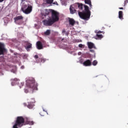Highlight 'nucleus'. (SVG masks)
Wrapping results in <instances>:
<instances>
[{
  "label": "nucleus",
  "mask_w": 128,
  "mask_h": 128,
  "mask_svg": "<svg viewBox=\"0 0 128 128\" xmlns=\"http://www.w3.org/2000/svg\"><path fill=\"white\" fill-rule=\"evenodd\" d=\"M78 14L82 20H88L90 18V8L86 5H84V10L82 12H78Z\"/></svg>",
  "instance_id": "1"
},
{
  "label": "nucleus",
  "mask_w": 128,
  "mask_h": 128,
  "mask_svg": "<svg viewBox=\"0 0 128 128\" xmlns=\"http://www.w3.org/2000/svg\"><path fill=\"white\" fill-rule=\"evenodd\" d=\"M26 86L34 90H38V83L36 82V80L34 78H29V79H28L26 80Z\"/></svg>",
  "instance_id": "2"
},
{
  "label": "nucleus",
  "mask_w": 128,
  "mask_h": 128,
  "mask_svg": "<svg viewBox=\"0 0 128 128\" xmlns=\"http://www.w3.org/2000/svg\"><path fill=\"white\" fill-rule=\"evenodd\" d=\"M22 10L26 14H30L32 10V6L30 4H24L22 7Z\"/></svg>",
  "instance_id": "3"
},
{
  "label": "nucleus",
  "mask_w": 128,
  "mask_h": 128,
  "mask_svg": "<svg viewBox=\"0 0 128 128\" xmlns=\"http://www.w3.org/2000/svg\"><path fill=\"white\" fill-rule=\"evenodd\" d=\"M52 11V20L54 22H58V20H60V18H58V16H60V14L58 12L54 10H51Z\"/></svg>",
  "instance_id": "4"
},
{
  "label": "nucleus",
  "mask_w": 128,
  "mask_h": 128,
  "mask_svg": "<svg viewBox=\"0 0 128 128\" xmlns=\"http://www.w3.org/2000/svg\"><path fill=\"white\" fill-rule=\"evenodd\" d=\"M14 22L16 24H24V17L22 16H19L14 18Z\"/></svg>",
  "instance_id": "5"
},
{
  "label": "nucleus",
  "mask_w": 128,
  "mask_h": 128,
  "mask_svg": "<svg viewBox=\"0 0 128 128\" xmlns=\"http://www.w3.org/2000/svg\"><path fill=\"white\" fill-rule=\"evenodd\" d=\"M44 26H52L54 24V22L52 18H49L48 20H44L42 22Z\"/></svg>",
  "instance_id": "6"
},
{
  "label": "nucleus",
  "mask_w": 128,
  "mask_h": 128,
  "mask_svg": "<svg viewBox=\"0 0 128 128\" xmlns=\"http://www.w3.org/2000/svg\"><path fill=\"white\" fill-rule=\"evenodd\" d=\"M30 102H28V104L27 106L28 108H34V98H31L30 100Z\"/></svg>",
  "instance_id": "7"
},
{
  "label": "nucleus",
  "mask_w": 128,
  "mask_h": 128,
  "mask_svg": "<svg viewBox=\"0 0 128 128\" xmlns=\"http://www.w3.org/2000/svg\"><path fill=\"white\" fill-rule=\"evenodd\" d=\"M6 52V48H4V44L0 42V56L4 54Z\"/></svg>",
  "instance_id": "8"
},
{
  "label": "nucleus",
  "mask_w": 128,
  "mask_h": 128,
  "mask_svg": "<svg viewBox=\"0 0 128 128\" xmlns=\"http://www.w3.org/2000/svg\"><path fill=\"white\" fill-rule=\"evenodd\" d=\"M76 6H74V5H70V14H76Z\"/></svg>",
  "instance_id": "9"
},
{
  "label": "nucleus",
  "mask_w": 128,
  "mask_h": 128,
  "mask_svg": "<svg viewBox=\"0 0 128 128\" xmlns=\"http://www.w3.org/2000/svg\"><path fill=\"white\" fill-rule=\"evenodd\" d=\"M74 6L78 8L79 10H82L84 8V4L82 3H76L75 4H74Z\"/></svg>",
  "instance_id": "10"
},
{
  "label": "nucleus",
  "mask_w": 128,
  "mask_h": 128,
  "mask_svg": "<svg viewBox=\"0 0 128 128\" xmlns=\"http://www.w3.org/2000/svg\"><path fill=\"white\" fill-rule=\"evenodd\" d=\"M84 66H92V61L90 60H87L83 62Z\"/></svg>",
  "instance_id": "11"
},
{
  "label": "nucleus",
  "mask_w": 128,
  "mask_h": 128,
  "mask_svg": "<svg viewBox=\"0 0 128 128\" xmlns=\"http://www.w3.org/2000/svg\"><path fill=\"white\" fill-rule=\"evenodd\" d=\"M68 22L70 26H74V24H76V20L72 18H68Z\"/></svg>",
  "instance_id": "12"
},
{
  "label": "nucleus",
  "mask_w": 128,
  "mask_h": 128,
  "mask_svg": "<svg viewBox=\"0 0 128 128\" xmlns=\"http://www.w3.org/2000/svg\"><path fill=\"white\" fill-rule=\"evenodd\" d=\"M36 46L38 50H42V48H43L42 44V42H40V41H38L36 42Z\"/></svg>",
  "instance_id": "13"
},
{
  "label": "nucleus",
  "mask_w": 128,
  "mask_h": 128,
  "mask_svg": "<svg viewBox=\"0 0 128 128\" xmlns=\"http://www.w3.org/2000/svg\"><path fill=\"white\" fill-rule=\"evenodd\" d=\"M88 48H90V50H92V48H96V46H94V44L92 42H88Z\"/></svg>",
  "instance_id": "14"
},
{
  "label": "nucleus",
  "mask_w": 128,
  "mask_h": 128,
  "mask_svg": "<svg viewBox=\"0 0 128 128\" xmlns=\"http://www.w3.org/2000/svg\"><path fill=\"white\" fill-rule=\"evenodd\" d=\"M32 44L27 42H26V46H25V48L26 50H28L29 48H32Z\"/></svg>",
  "instance_id": "15"
},
{
  "label": "nucleus",
  "mask_w": 128,
  "mask_h": 128,
  "mask_svg": "<svg viewBox=\"0 0 128 128\" xmlns=\"http://www.w3.org/2000/svg\"><path fill=\"white\" fill-rule=\"evenodd\" d=\"M118 18L120 20H124V14H122V11H119Z\"/></svg>",
  "instance_id": "16"
},
{
  "label": "nucleus",
  "mask_w": 128,
  "mask_h": 128,
  "mask_svg": "<svg viewBox=\"0 0 128 128\" xmlns=\"http://www.w3.org/2000/svg\"><path fill=\"white\" fill-rule=\"evenodd\" d=\"M86 4H88L90 8H92V1L90 0H84Z\"/></svg>",
  "instance_id": "17"
},
{
  "label": "nucleus",
  "mask_w": 128,
  "mask_h": 128,
  "mask_svg": "<svg viewBox=\"0 0 128 128\" xmlns=\"http://www.w3.org/2000/svg\"><path fill=\"white\" fill-rule=\"evenodd\" d=\"M52 10H48V9H46L44 16H48V14H50V12H52Z\"/></svg>",
  "instance_id": "18"
},
{
  "label": "nucleus",
  "mask_w": 128,
  "mask_h": 128,
  "mask_svg": "<svg viewBox=\"0 0 128 128\" xmlns=\"http://www.w3.org/2000/svg\"><path fill=\"white\" fill-rule=\"evenodd\" d=\"M44 34L45 36H50V30H46V32H44Z\"/></svg>",
  "instance_id": "19"
},
{
  "label": "nucleus",
  "mask_w": 128,
  "mask_h": 128,
  "mask_svg": "<svg viewBox=\"0 0 128 128\" xmlns=\"http://www.w3.org/2000/svg\"><path fill=\"white\" fill-rule=\"evenodd\" d=\"M34 58H36V62H37V63H38V62H40V59L38 58V55H35L34 56Z\"/></svg>",
  "instance_id": "20"
},
{
  "label": "nucleus",
  "mask_w": 128,
  "mask_h": 128,
  "mask_svg": "<svg viewBox=\"0 0 128 128\" xmlns=\"http://www.w3.org/2000/svg\"><path fill=\"white\" fill-rule=\"evenodd\" d=\"M39 60H40L41 62H45L46 61V59L44 58H39Z\"/></svg>",
  "instance_id": "21"
},
{
  "label": "nucleus",
  "mask_w": 128,
  "mask_h": 128,
  "mask_svg": "<svg viewBox=\"0 0 128 128\" xmlns=\"http://www.w3.org/2000/svg\"><path fill=\"white\" fill-rule=\"evenodd\" d=\"M46 4H51L52 2H54V0H46Z\"/></svg>",
  "instance_id": "22"
},
{
  "label": "nucleus",
  "mask_w": 128,
  "mask_h": 128,
  "mask_svg": "<svg viewBox=\"0 0 128 128\" xmlns=\"http://www.w3.org/2000/svg\"><path fill=\"white\" fill-rule=\"evenodd\" d=\"M92 66H96L98 64V61L96 60H94L92 62Z\"/></svg>",
  "instance_id": "23"
},
{
  "label": "nucleus",
  "mask_w": 128,
  "mask_h": 128,
  "mask_svg": "<svg viewBox=\"0 0 128 128\" xmlns=\"http://www.w3.org/2000/svg\"><path fill=\"white\" fill-rule=\"evenodd\" d=\"M96 36L97 38H104V36H102V34H96Z\"/></svg>",
  "instance_id": "24"
},
{
  "label": "nucleus",
  "mask_w": 128,
  "mask_h": 128,
  "mask_svg": "<svg viewBox=\"0 0 128 128\" xmlns=\"http://www.w3.org/2000/svg\"><path fill=\"white\" fill-rule=\"evenodd\" d=\"M28 124H30V126H32V124H34V122H32V121H29L28 122Z\"/></svg>",
  "instance_id": "25"
},
{
  "label": "nucleus",
  "mask_w": 128,
  "mask_h": 128,
  "mask_svg": "<svg viewBox=\"0 0 128 128\" xmlns=\"http://www.w3.org/2000/svg\"><path fill=\"white\" fill-rule=\"evenodd\" d=\"M128 0H125L124 6H125L128 4Z\"/></svg>",
  "instance_id": "26"
},
{
  "label": "nucleus",
  "mask_w": 128,
  "mask_h": 128,
  "mask_svg": "<svg viewBox=\"0 0 128 128\" xmlns=\"http://www.w3.org/2000/svg\"><path fill=\"white\" fill-rule=\"evenodd\" d=\"M79 48H82L84 47V45L82 44H79Z\"/></svg>",
  "instance_id": "27"
},
{
  "label": "nucleus",
  "mask_w": 128,
  "mask_h": 128,
  "mask_svg": "<svg viewBox=\"0 0 128 128\" xmlns=\"http://www.w3.org/2000/svg\"><path fill=\"white\" fill-rule=\"evenodd\" d=\"M12 80H14L15 82H18V80H18V79L16 78H14V79H13Z\"/></svg>",
  "instance_id": "28"
},
{
  "label": "nucleus",
  "mask_w": 128,
  "mask_h": 128,
  "mask_svg": "<svg viewBox=\"0 0 128 128\" xmlns=\"http://www.w3.org/2000/svg\"><path fill=\"white\" fill-rule=\"evenodd\" d=\"M24 92L26 94H28V89H25Z\"/></svg>",
  "instance_id": "29"
},
{
  "label": "nucleus",
  "mask_w": 128,
  "mask_h": 128,
  "mask_svg": "<svg viewBox=\"0 0 128 128\" xmlns=\"http://www.w3.org/2000/svg\"><path fill=\"white\" fill-rule=\"evenodd\" d=\"M53 4H57V5H58V2H54L53 3Z\"/></svg>",
  "instance_id": "30"
},
{
  "label": "nucleus",
  "mask_w": 128,
  "mask_h": 128,
  "mask_svg": "<svg viewBox=\"0 0 128 128\" xmlns=\"http://www.w3.org/2000/svg\"><path fill=\"white\" fill-rule=\"evenodd\" d=\"M62 34H66V30H62Z\"/></svg>",
  "instance_id": "31"
},
{
  "label": "nucleus",
  "mask_w": 128,
  "mask_h": 128,
  "mask_svg": "<svg viewBox=\"0 0 128 128\" xmlns=\"http://www.w3.org/2000/svg\"><path fill=\"white\" fill-rule=\"evenodd\" d=\"M102 31L100 30L97 32V34H102Z\"/></svg>",
  "instance_id": "32"
},
{
  "label": "nucleus",
  "mask_w": 128,
  "mask_h": 128,
  "mask_svg": "<svg viewBox=\"0 0 128 128\" xmlns=\"http://www.w3.org/2000/svg\"><path fill=\"white\" fill-rule=\"evenodd\" d=\"M119 10H124V8L122 7L119 8Z\"/></svg>",
  "instance_id": "33"
},
{
  "label": "nucleus",
  "mask_w": 128,
  "mask_h": 128,
  "mask_svg": "<svg viewBox=\"0 0 128 128\" xmlns=\"http://www.w3.org/2000/svg\"><path fill=\"white\" fill-rule=\"evenodd\" d=\"M64 38H62V42H64Z\"/></svg>",
  "instance_id": "34"
},
{
  "label": "nucleus",
  "mask_w": 128,
  "mask_h": 128,
  "mask_svg": "<svg viewBox=\"0 0 128 128\" xmlns=\"http://www.w3.org/2000/svg\"><path fill=\"white\" fill-rule=\"evenodd\" d=\"M90 52H94V50H90Z\"/></svg>",
  "instance_id": "35"
},
{
  "label": "nucleus",
  "mask_w": 128,
  "mask_h": 128,
  "mask_svg": "<svg viewBox=\"0 0 128 128\" xmlns=\"http://www.w3.org/2000/svg\"><path fill=\"white\" fill-rule=\"evenodd\" d=\"M24 106H26V103H24Z\"/></svg>",
  "instance_id": "36"
},
{
  "label": "nucleus",
  "mask_w": 128,
  "mask_h": 128,
  "mask_svg": "<svg viewBox=\"0 0 128 128\" xmlns=\"http://www.w3.org/2000/svg\"><path fill=\"white\" fill-rule=\"evenodd\" d=\"M21 84H22V86H23L24 84V82H21Z\"/></svg>",
  "instance_id": "37"
},
{
  "label": "nucleus",
  "mask_w": 128,
  "mask_h": 128,
  "mask_svg": "<svg viewBox=\"0 0 128 128\" xmlns=\"http://www.w3.org/2000/svg\"><path fill=\"white\" fill-rule=\"evenodd\" d=\"M4 0H0V2H4Z\"/></svg>",
  "instance_id": "38"
},
{
  "label": "nucleus",
  "mask_w": 128,
  "mask_h": 128,
  "mask_svg": "<svg viewBox=\"0 0 128 128\" xmlns=\"http://www.w3.org/2000/svg\"><path fill=\"white\" fill-rule=\"evenodd\" d=\"M22 2H26V0H22Z\"/></svg>",
  "instance_id": "39"
}]
</instances>
